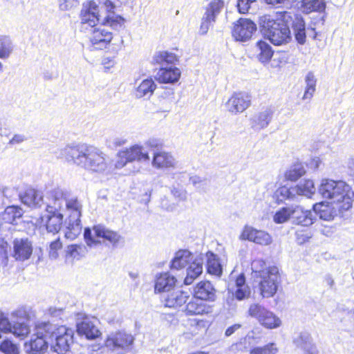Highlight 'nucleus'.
Masks as SVG:
<instances>
[{
    "mask_svg": "<svg viewBox=\"0 0 354 354\" xmlns=\"http://www.w3.org/2000/svg\"><path fill=\"white\" fill-rule=\"evenodd\" d=\"M266 3L272 6H277L280 4H283L286 2L289 1V0H265Z\"/></svg>",
    "mask_w": 354,
    "mask_h": 354,
    "instance_id": "nucleus-64",
    "label": "nucleus"
},
{
    "mask_svg": "<svg viewBox=\"0 0 354 354\" xmlns=\"http://www.w3.org/2000/svg\"><path fill=\"white\" fill-rule=\"evenodd\" d=\"M113 39L112 33L104 28H95L90 37L94 49L102 50L106 48Z\"/></svg>",
    "mask_w": 354,
    "mask_h": 354,
    "instance_id": "nucleus-28",
    "label": "nucleus"
},
{
    "mask_svg": "<svg viewBox=\"0 0 354 354\" xmlns=\"http://www.w3.org/2000/svg\"><path fill=\"white\" fill-rule=\"evenodd\" d=\"M127 142V139L118 137V136H112L109 137L106 140V143L108 144V147L110 148H115L118 147H120L124 145Z\"/></svg>",
    "mask_w": 354,
    "mask_h": 354,
    "instance_id": "nucleus-53",
    "label": "nucleus"
},
{
    "mask_svg": "<svg viewBox=\"0 0 354 354\" xmlns=\"http://www.w3.org/2000/svg\"><path fill=\"white\" fill-rule=\"evenodd\" d=\"M207 270L211 274L220 276L222 274V267L216 256L212 252L206 254Z\"/></svg>",
    "mask_w": 354,
    "mask_h": 354,
    "instance_id": "nucleus-41",
    "label": "nucleus"
},
{
    "mask_svg": "<svg viewBox=\"0 0 354 354\" xmlns=\"http://www.w3.org/2000/svg\"><path fill=\"white\" fill-rule=\"evenodd\" d=\"M50 198L47 196L46 214L41 217V222L45 225L48 232L55 234L59 232L63 223L64 214L61 211L50 209Z\"/></svg>",
    "mask_w": 354,
    "mask_h": 354,
    "instance_id": "nucleus-16",
    "label": "nucleus"
},
{
    "mask_svg": "<svg viewBox=\"0 0 354 354\" xmlns=\"http://www.w3.org/2000/svg\"><path fill=\"white\" fill-rule=\"evenodd\" d=\"M73 335L71 328L53 325L49 336L51 348L57 354H69L71 346L73 344Z\"/></svg>",
    "mask_w": 354,
    "mask_h": 354,
    "instance_id": "nucleus-8",
    "label": "nucleus"
},
{
    "mask_svg": "<svg viewBox=\"0 0 354 354\" xmlns=\"http://www.w3.org/2000/svg\"><path fill=\"white\" fill-rule=\"evenodd\" d=\"M241 325L239 324H235L230 327H228L225 332V335L226 337L231 336L235 331L241 328Z\"/></svg>",
    "mask_w": 354,
    "mask_h": 354,
    "instance_id": "nucleus-60",
    "label": "nucleus"
},
{
    "mask_svg": "<svg viewBox=\"0 0 354 354\" xmlns=\"http://www.w3.org/2000/svg\"><path fill=\"white\" fill-rule=\"evenodd\" d=\"M181 75L180 70L173 66L161 67L156 75V80L162 84L177 82Z\"/></svg>",
    "mask_w": 354,
    "mask_h": 354,
    "instance_id": "nucleus-27",
    "label": "nucleus"
},
{
    "mask_svg": "<svg viewBox=\"0 0 354 354\" xmlns=\"http://www.w3.org/2000/svg\"><path fill=\"white\" fill-rule=\"evenodd\" d=\"M277 348L274 344L271 343L263 347H256L251 350L250 354H275Z\"/></svg>",
    "mask_w": 354,
    "mask_h": 354,
    "instance_id": "nucleus-49",
    "label": "nucleus"
},
{
    "mask_svg": "<svg viewBox=\"0 0 354 354\" xmlns=\"http://www.w3.org/2000/svg\"><path fill=\"white\" fill-rule=\"evenodd\" d=\"M171 194L175 198L180 201H185L187 198V192L183 189L174 188L171 190Z\"/></svg>",
    "mask_w": 354,
    "mask_h": 354,
    "instance_id": "nucleus-59",
    "label": "nucleus"
},
{
    "mask_svg": "<svg viewBox=\"0 0 354 354\" xmlns=\"http://www.w3.org/2000/svg\"><path fill=\"white\" fill-rule=\"evenodd\" d=\"M0 351L5 354H19L17 346L8 339L0 343Z\"/></svg>",
    "mask_w": 354,
    "mask_h": 354,
    "instance_id": "nucleus-48",
    "label": "nucleus"
},
{
    "mask_svg": "<svg viewBox=\"0 0 354 354\" xmlns=\"http://www.w3.org/2000/svg\"><path fill=\"white\" fill-rule=\"evenodd\" d=\"M185 312L187 315H204L211 312L210 306L202 300L194 297L186 305Z\"/></svg>",
    "mask_w": 354,
    "mask_h": 354,
    "instance_id": "nucleus-35",
    "label": "nucleus"
},
{
    "mask_svg": "<svg viewBox=\"0 0 354 354\" xmlns=\"http://www.w3.org/2000/svg\"><path fill=\"white\" fill-rule=\"evenodd\" d=\"M281 12L274 17L265 15L259 18V26L265 37L275 46H281L291 40L288 24L281 20Z\"/></svg>",
    "mask_w": 354,
    "mask_h": 354,
    "instance_id": "nucleus-4",
    "label": "nucleus"
},
{
    "mask_svg": "<svg viewBox=\"0 0 354 354\" xmlns=\"http://www.w3.org/2000/svg\"><path fill=\"white\" fill-rule=\"evenodd\" d=\"M325 8L326 5L323 0H302L301 1V8L306 13L322 12Z\"/></svg>",
    "mask_w": 354,
    "mask_h": 354,
    "instance_id": "nucleus-42",
    "label": "nucleus"
},
{
    "mask_svg": "<svg viewBox=\"0 0 354 354\" xmlns=\"http://www.w3.org/2000/svg\"><path fill=\"white\" fill-rule=\"evenodd\" d=\"M97 324L98 320L96 318L86 317L77 324V331L80 335H85L87 339H95L100 335Z\"/></svg>",
    "mask_w": 354,
    "mask_h": 354,
    "instance_id": "nucleus-25",
    "label": "nucleus"
},
{
    "mask_svg": "<svg viewBox=\"0 0 354 354\" xmlns=\"http://www.w3.org/2000/svg\"><path fill=\"white\" fill-rule=\"evenodd\" d=\"M274 111L271 108H266L251 119V126L255 130L259 131L268 126L272 120Z\"/></svg>",
    "mask_w": 354,
    "mask_h": 354,
    "instance_id": "nucleus-30",
    "label": "nucleus"
},
{
    "mask_svg": "<svg viewBox=\"0 0 354 354\" xmlns=\"http://www.w3.org/2000/svg\"><path fill=\"white\" fill-rule=\"evenodd\" d=\"M203 261L202 254L194 258L189 251L179 250L176 253L171 261V269L178 270L188 266L184 283L185 285H190L202 274Z\"/></svg>",
    "mask_w": 354,
    "mask_h": 354,
    "instance_id": "nucleus-5",
    "label": "nucleus"
},
{
    "mask_svg": "<svg viewBox=\"0 0 354 354\" xmlns=\"http://www.w3.org/2000/svg\"><path fill=\"white\" fill-rule=\"evenodd\" d=\"M50 198V209L61 211L67 215L66 219L65 236L75 239L80 234L82 229L80 218L82 212V204L77 196H73L67 190L55 188L48 195Z\"/></svg>",
    "mask_w": 354,
    "mask_h": 354,
    "instance_id": "nucleus-2",
    "label": "nucleus"
},
{
    "mask_svg": "<svg viewBox=\"0 0 354 354\" xmlns=\"http://www.w3.org/2000/svg\"><path fill=\"white\" fill-rule=\"evenodd\" d=\"M290 214L292 223L296 225L310 226L315 220L313 212L306 210L304 207L299 205H290Z\"/></svg>",
    "mask_w": 354,
    "mask_h": 354,
    "instance_id": "nucleus-21",
    "label": "nucleus"
},
{
    "mask_svg": "<svg viewBox=\"0 0 354 354\" xmlns=\"http://www.w3.org/2000/svg\"><path fill=\"white\" fill-rule=\"evenodd\" d=\"M62 248V243H61L59 239H56L53 241L49 248V257L51 259H56L59 257L58 251L60 250Z\"/></svg>",
    "mask_w": 354,
    "mask_h": 354,
    "instance_id": "nucleus-51",
    "label": "nucleus"
},
{
    "mask_svg": "<svg viewBox=\"0 0 354 354\" xmlns=\"http://www.w3.org/2000/svg\"><path fill=\"white\" fill-rule=\"evenodd\" d=\"M248 313L250 317L255 318L262 326L266 328H276L281 324L278 317L259 304H251Z\"/></svg>",
    "mask_w": 354,
    "mask_h": 354,
    "instance_id": "nucleus-12",
    "label": "nucleus"
},
{
    "mask_svg": "<svg viewBox=\"0 0 354 354\" xmlns=\"http://www.w3.org/2000/svg\"><path fill=\"white\" fill-rule=\"evenodd\" d=\"M291 220L290 205L279 209L273 216L275 223L281 224Z\"/></svg>",
    "mask_w": 354,
    "mask_h": 354,
    "instance_id": "nucleus-45",
    "label": "nucleus"
},
{
    "mask_svg": "<svg viewBox=\"0 0 354 354\" xmlns=\"http://www.w3.org/2000/svg\"><path fill=\"white\" fill-rule=\"evenodd\" d=\"M258 283L257 288L263 298L273 297L277 292L281 283V276L279 268L275 266H269V270L262 273L261 277L254 279Z\"/></svg>",
    "mask_w": 354,
    "mask_h": 354,
    "instance_id": "nucleus-9",
    "label": "nucleus"
},
{
    "mask_svg": "<svg viewBox=\"0 0 354 354\" xmlns=\"http://www.w3.org/2000/svg\"><path fill=\"white\" fill-rule=\"evenodd\" d=\"M295 343L309 354H318L316 347L313 344L312 337L308 333H300L299 337L295 339Z\"/></svg>",
    "mask_w": 354,
    "mask_h": 354,
    "instance_id": "nucleus-37",
    "label": "nucleus"
},
{
    "mask_svg": "<svg viewBox=\"0 0 354 354\" xmlns=\"http://www.w3.org/2000/svg\"><path fill=\"white\" fill-rule=\"evenodd\" d=\"M84 236L86 244L91 247L100 243L98 239L107 241L113 246L117 245L122 239V236L118 232L110 230L102 225H94L92 230L88 227L85 228Z\"/></svg>",
    "mask_w": 354,
    "mask_h": 354,
    "instance_id": "nucleus-10",
    "label": "nucleus"
},
{
    "mask_svg": "<svg viewBox=\"0 0 354 354\" xmlns=\"http://www.w3.org/2000/svg\"><path fill=\"white\" fill-rule=\"evenodd\" d=\"M102 64L104 66V68L110 69L115 65L116 62L115 60L114 57L107 56L103 57L102 60Z\"/></svg>",
    "mask_w": 354,
    "mask_h": 354,
    "instance_id": "nucleus-58",
    "label": "nucleus"
},
{
    "mask_svg": "<svg viewBox=\"0 0 354 354\" xmlns=\"http://www.w3.org/2000/svg\"><path fill=\"white\" fill-rule=\"evenodd\" d=\"M57 158L90 172L105 174L111 169L107 155L92 145H68L59 149Z\"/></svg>",
    "mask_w": 354,
    "mask_h": 354,
    "instance_id": "nucleus-1",
    "label": "nucleus"
},
{
    "mask_svg": "<svg viewBox=\"0 0 354 354\" xmlns=\"http://www.w3.org/2000/svg\"><path fill=\"white\" fill-rule=\"evenodd\" d=\"M27 140V138L24 134H15L10 140L8 144L10 145H15L21 144Z\"/></svg>",
    "mask_w": 354,
    "mask_h": 354,
    "instance_id": "nucleus-57",
    "label": "nucleus"
},
{
    "mask_svg": "<svg viewBox=\"0 0 354 354\" xmlns=\"http://www.w3.org/2000/svg\"><path fill=\"white\" fill-rule=\"evenodd\" d=\"M133 342V337L131 335L124 332H116L109 335L106 340V346L113 351H127Z\"/></svg>",
    "mask_w": 354,
    "mask_h": 354,
    "instance_id": "nucleus-18",
    "label": "nucleus"
},
{
    "mask_svg": "<svg viewBox=\"0 0 354 354\" xmlns=\"http://www.w3.org/2000/svg\"><path fill=\"white\" fill-rule=\"evenodd\" d=\"M243 286H248L245 284V279L243 274H240L236 279L235 288H243Z\"/></svg>",
    "mask_w": 354,
    "mask_h": 354,
    "instance_id": "nucleus-61",
    "label": "nucleus"
},
{
    "mask_svg": "<svg viewBox=\"0 0 354 354\" xmlns=\"http://www.w3.org/2000/svg\"><path fill=\"white\" fill-rule=\"evenodd\" d=\"M318 192L330 204L337 205L340 209L348 210L352 207L354 192L351 186L344 180L322 179Z\"/></svg>",
    "mask_w": 354,
    "mask_h": 354,
    "instance_id": "nucleus-3",
    "label": "nucleus"
},
{
    "mask_svg": "<svg viewBox=\"0 0 354 354\" xmlns=\"http://www.w3.org/2000/svg\"><path fill=\"white\" fill-rule=\"evenodd\" d=\"M7 248L8 243L4 241H1L0 244V256L4 259H7Z\"/></svg>",
    "mask_w": 354,
    "mask_h": 354,
    "instance_id": "nucleus-62",
    "label": "nucleus"
},
{
    "mask_svg": "<svg viewBox=\"0 0 354 354\" xmlns=\"http://www.w3.org/2000/svg\"><path fill=\"white\" fill-rule=\"evenodd\" d=\"M215 290L209 281H201L194 288V297L202 301L213 300Z\"/></svg>",
    "mask_w": 354,
    "mask_h": 354,
    "instance_id": "nucleus-33",
    "label": "nucleus"
},
{
    "mask_svg": "<svg viewBox=\"0 0 354 354\" xmlns=\"http://www.w3.org/2000/svg\"><path fill=\"white\" fill-rule=\"evenodd\" d=\"M32 253V246L28 239H16L13 241V257L17 261L28 259Z\"/></svg>",
    "mask_w": 354,
    "mask_h": 354,
    "instance_id": "nucleus-26",
    "label": "nucleus"
},
{
    "mask_svg": "<svg viewBox=\"0 0 354 354\" xmlns=\"http://www.w3.org/2000/svg\"><path fill=\"white\" fill-rule=\"evenodd\" d=\"M313 210L319 217L324 221H330L335 216L343 213L346 209H340L337 205L330 204L329 202H322L313 205Z\"/></svg>",
    "mask_w": 354,
    "mask_h": 354,
    "instance_id": "nucleus-24",
    "label": "nucleus"
},
{
    "mask_svg": "<svg viewBox=\"0 0 354 354\" xmlns=\"http://www.w3.org/2000/svg\"><path fill=\"white\" fill-rule=\"evenodd\" d=\"M257 0H238L237 8L240 13H248L252 4L255 3Z\"/></svg>",
    "mask_w": 354,
    "mask_h": 354,
    "instance_id": "nucleus-52",
    "label": "nucleus"
},
{
    "mask_svg": "<svg viewBox=\"0 0 354 354\" xmlns=\"http://www.w3.org/2000/svg\"><path fill=\"white\" fill-rule=\"evenodd\" d=\"M315 190L313 181L308 179L300 181L297 185L290 187H281L276 190L274 196L279 202L297 201L301 196L311 198Z\"/></svg>",
    "mask_w": 354,
    "mask_h": 354,
    "instance_id": "nucleus-6",
    "label": "nucleus"
},
{
    "mask_svg": "<svg viewBox=\"0 0 354 354\" xmlns=\"http://www.w3.org/2000/svg\"><path fill=\"white\" fill-rule=\"evenodd\" d=\"M281 20L288 24V28H292L297 43L304 44L306 41V31L303 18L300 15L288 12H281Z\"/></svg>",
    "mask_w": 354,
    "mask_h": 354,
    "instance_id": "nucleus-14",
    "label": "nucleus"
},
{
    "mask_svg": "<svg viewBox=\"0 0 354 354\" xmlns=\"http://www.w3.org/2000/svg\"><path fill=\"white\" fill-rule=\"evenodd\" d=\"M12 317L21 319L28 320L29 318V312L25 307H19L11 313Z\"/></svg>",
    "mask_w": 354,
    "mask_h": 354,
    "instance_id": "nucleus-54",
    "label": "nucleus"
},
{
    "mask_svg": "<svg viewBox=\"0 0 354 354\" xmlns=\"http://www.w3.org/2000/svg\"><path fill=\"white\" fill-rule=\"evenodd\" d=\"M256 30V24L252 20L241 18L234 24L232 34L236 41H246Z\"/></svg>",
    "mask_w": 354,
    "mask_h": 354,
    "instance_id": "nucleus-17",
    "label": "nucleus"
},
{
    "mask_svg": "<svg viewBox=\"0 0 354 354\" xmlns=\"http://www.w3.org/2000/svg\"><path fill=\"white\" fill-rule=\"evenodd\" d=\"M80 17L83 26L93 28L97 22L102 23V12L99 14L98 6L94 1H88L83 4Z\"/></svg>",
    "mask_w": 354,
    "mask_h": 354,
    "instance_id": "nucleus-19",
    "label": "nucleus"
},
{
    "mask_svg": "<svg viewBox=\"0 0 354 354\" xmlns=\"http://www.w3.org/2000/svg\"><path fill=\"white\" fill-rule=\"evenodd\" d=\"M188 299L187 292L180 290H172L165 297V306L169 308H176L184 304Z\"/></svg>",
    "mask_w": 354,
    "mask_h": 354,
    "instance_id": "nucleus-31",
    "label": "nucleus"
},
{
    "mask_svg": "<svg viewBox=\"0 0 354 354\" xmlns=\"http://www.w3.org/2000/svg\"><path fill=\"white\" fill-rule=\"evenodd\" d=\"M305 91L302 97L303 100H311L316 91L317 79L313 71H308L304 78Z\"/></svg>",
    "mask_w": 354,
    "mask_h": 354,
    "instance_id": "nucleus-40",
    "label": "nucleus"
},
{
    "mask_svg": "<svg viewBox=\"0 0 354 354\" xmlns=\"http://www.w3.org/2000/svg\"><path fill=\"white\" fill-rule=\"evenodd\" d=\"M254 50L258 60L263 64L270 62L274 53L272 47L265 41H258L254 47Z\"/></svg>",
    "mask_w": 354,
    "mask_h": 354,
    "instance_id": "nucleus-34",
    "label": "nucleus"
},
{
    "mask_svg": "<svg viewBox=\"0 0 354 354\" xmlns=\"http://www.w3.org/2000/svg\"><path fill=\"white\" fill-rule=\"evenodd\" d=\"M21 202L30 207H40L42 201V194L35 189H27L25 192L21 195Z\"/></svg>",
    "mask_w": 354,
    "mask_h": 354,
    "instance_id": "nucleus-32",
    "label": "nucleus"
},
{
    "mask_svg": "<svg viewBox=\"0 0 354 354\" xmlns=\"http://www.w3.org/2000/svg\"><path fill=\"white\" fill-rule=\"evenodd\" d=\"M102 9L105 12L102 17V25L109 26L115 30L124 28L126 20L122 16L115 13V6L112 1L106 0L102 6Z\"/></svg>",
    "mask_w": 354,
    "mask_h": 354,
    "instance_id": "nucleus-15",
    "label": "nucleus"
},
{
    "mask_svg": "<svg viewBox=\"0 0 354 354\" xmlns=\"http://www.w3.org/2000/svg\"><path fill=\"white\" fill-rule=\"evenodd\" d=\"M145 145L146 147H147L149 149H159L162 147V141L158 138H149L145 142Z\"/></svg>",
    "mask_w": 354,
    "mask_h": 354,
    "instance_id": "nucleus-56",
    "label": "nucleus"
},
{
    "mask_svg": "<svg viewBox=\"0 0 354 354\" xmlns=\"http://www.w3.org/2000/svg\"><path fill=\"white\" fill-rule=\"evenodd\" d=\"M241 237L242 239L248 240L261 245H268L272 242L270 234L248 225L245 226Z\"/></svg>",
    "mask_w": 354,
    "mask_h": 354,
    "instance_id": "nucleus-20",
    "label": "nucleus"
},
{
    "mask_svg": "<svg viewBox=\"0 0 354 354\" xmlns=\"http://www.w3.org/2000/svg\"><path fill=\"white\" fill-rule=\"evenodd\" d=\"M251 104V97L244 92L234 93L227 102L228 111L236 114L243 112Z\"/></svg>",
    "mask_w": 354,
    "mask_h": 354,
    "instance_id": "nucleus-22",
    "label": "nucleus"
},
{
    "mask_svg": "<svg viewBox=\"0 0 354 354\" xmlns=\"http://www.w3.org/2000/svg\"><path fill=\"white\" fill-rule=\"evenodd\" d=\"M230 292V290H229ZM231 292L233 297L239 301H242L249 298L251 291L249 286H243V288H235Z\"/></svg>",
    "mask_w": 354,
    "mask_h": 354,
    "instance_id": "nucleus-47",
    "label": "nucleus"
},
{
    "mask_svg": "<svg viewBox=\"0 0 354 354\" xmlns=\"http://www.w3.org/2000/svg\"><path fill=\"white\" fill-rule=\"evenodd\" d=\"M53 325L49 322H38L35 326V333L31 336L28 343L25 344L26 351L30 354H43L50 344V332Z\"/></svg>",
    "mask_w": 354,
    "mask_h": 354,
    "instance_id": "nucleus-7",
    "label": "nucleus"
},
{
    "mask_svg": "<svg viewBox=\"0 0 354 354\" xmlns=\"http://www.w3.org/2000/svg\"><path fill=\"white\" fill-rule=\"evenodd\" d=\"M78 0H59V6L62 10H69L78 5Z\"/></svg>",
    "mask_w": 354,
    "mask_h": 354,
    "instance_id": "nucleus-55",
    "label": "nucleus"
},
{
    "mask_svg": "<svg viewBox=\"0 0 354 354\" xmlns=\"http://www.w3.org/2000/svg\"><path fill=\"white\" fill-rule=\"evenodd\" d=\"M85 248L78 245H71L68 246L66 250L67 255L73 259H79L84 252Z\"/></svg>",
    "mask_w": 354,
    "mask_h": 354,
    "instance_id": "nucleus-50",
    "label": "nucleus"
},
{
    "mask_svg": "<svg viewBox=\"0 0 354 354\" xmlns=\"http://www.w3.org/2000/svg\"><path fill=\"white\" fill-rule=\"evenodd\" d=\"M251 266L254 279H258L259 277H261L263 272L269 270V267L266 268L265 261L261 259H254L252 262Z\"/></svg>",
    "mask_w": 354,
    "mask_h": 354,
    "instance_id": "nucleus-46",
    "label": "nucleus"
},
{
    "mask_svg": "<svg viewBox=\"0 0 354 354\" xmlns=\"http://www.w3.org/2000/svg\"><path fill=\"white\" fill-rule=\"evenodd\" d=\"M117 156L118 160L115 163V167L118 169L124 167L127 162L137 161L148 163L150 160L149 153L140 145H134L119 151Z\"/></svg>",
    "mask_w": 354,
    "mask_h": 354,
    "instance_id": "nucleus-11",
    "label": "nucleus"
},
{
    "mask_svg": "<svg viewBox=\"0 0 354 354\" xmlns=\"http://www.w3.org/2000/svg\"><path fill=\"white\" fill-rule=\"evenodd\" d=\"M324 282L325 283L330 287V288H333L335 285L334 279L332 276L330 274H327L324 277Z\"/></svg>",
    "mask_w": 354,
    "mask_h": 354,
    "instance_id": "nucleus-63",
    "label": "nucleus"
},
{
    "mask_svg": "<svg viewBox=\"0 0 354 354\" xmlns=\"http://www.w3.org/2000/svg\"><path fill=\"white\" fill-rule=\"evenodd\" d=\"M224 1L211 0L204 7V14L201 18L199 32L201 35H205L209 28L216 22L218 16L224 8Z\"/></svg>",
    "mask_w": 354,
    "mask_h": 354,
    "instance_id": "nucleus-13",
    "label": "nucleus"
},
{
    "mask_svg": "<svg viewBox=\"0 0 354 354\" xmlns=\"http://www.w3.org/2000/svg\"><path fill=\"white\" fill-rule=\"evenodd\" d=\"M156 85L151 78L142 80L137 87L135 95L138 98L149 97L153 93Z\"/></svg>",
    "mask_w": 354,
    "mask_h": 354,
    "instance_id": "nucleus-36",
    "label": "nucleus"
},
{
    "mask_svg": "<svg viewBox=\"0 0 354 354\" xmlns=\"http://www.w3.org/2000/svg\"><path fill=\"white\" fill-rule=\"evenodd\" d=\"M306 173V170L301 164L292 166L285 174L286 178L290 181H296Z\"/></svg>",
    "mask_w": 354,
    "mask_h": 354,
    "instance_id": "nucleus-44",
    "label": "nucleus"
},
{
    "mask_svg": "<svg viewBox=\"0 0 354 354\" xmlns=\"http://www.w3.org/2000/svg\"><path fill=\"white\" fill-rule=\"evenodd\" d=\"M153 60L156 63L161 65L173 64L178 61V57L173 53L168 51H160L157 53L154 57Z\"/></svg>",
    "mask_w": 354,
    "mask_h": 354,
    "instance_id": "nucleus-43",
    "label": "nucleus"
},
{
    "mask_svg": "<svg viewBox=\"0 0 354 354\" xmlns=\"http://www.w3.org/2000/svg\"><path fill=\"white\" fill-rule=\"evenodd\" d=\"M24 212L22 209L18 206H8L1 214L2 220L7 223L17 224V221L21 218Z\"/></svg>",
    "mask_w": 354,
    "mask_h": 354,
    "instance_id": "nucleus-38",
    "label": "nucleus"
},
{
    "mask_svg": "<svg viewBox=\"0 0 354 354\" xmlns=\"http://www.w3.org/2000/svg\"><path fill=\"white\" fill-rule=\"evenodd\" d=\"M15 45L11 37L6 35H0V59H7L12 54Z\"/></svg>",
    "mask_w": 354,
    "mask_h": 354,
    "instance_id": "nucleus-39",
    "label": "nucleus"
},
{
    "mask_svg": "<svg viewBox=\"0 0 354 354\" xmlns=\"http://www.w3.org/2000/svg\"><path fill=\"white\" fill-rule=\"evenodd\" d=\"M176 279L168 272L160 274L156 277L155 283V292H169L174 290Z\"/></svg>",
    "mask_w": 354,
    "mask_h": 354,
    "instance_id": "nucleus-29",
    "label": "nucleus"
},
{
    "mask_svg": "<svg viewBox=\"0 0 354 354\" xmlns=\"http://www.w3.org/2000/svg\"><path fill=\"white\" fill-rule=\"evenodd\" d=\"M178 162L174 156L165 151H157L153 153L151 165L156 169H175Z\"/></svg>",
    "mask_w": 354,
    "mask_h": 354,
    "instance_id": "nucleus-23",
    "label": "nucleus"
}]
</instances>
